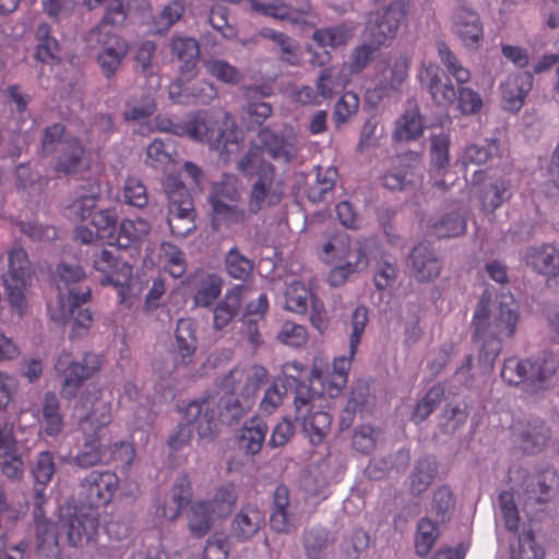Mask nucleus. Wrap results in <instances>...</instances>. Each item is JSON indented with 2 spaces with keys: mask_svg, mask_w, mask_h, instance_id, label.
<instances>
[{
  "mask_svg": "<svg viewBox=\"0 0 559 559\" xmlns=\"http://www.w3.org/2000/svg\"><path fill=\"white\" fill-rule=\"evenodd\" d=\"M491 295L488 290L480 296L472 318V341L479 344L478 362L491 370L500 355L503 341L514 335L520 321L518 304L512 294L499 296L493 312L490 310Z\"/></svg>",
  "mask_w": 559,
  "mask_h": 559,
  "instance_id": "nucleus-1",
  "label": "nucleus"
},
{
  "mask_svg": "<svg viewBox=\"0 0 559 559\" xmlns=\"http://www.w3.org/2000/svg\"><path fill=\"white\" fill-rule=\"evenodd\" d=\"M437 50L441 63L459 85L471 80L469 70L462 66L444 41L437 43ZM442 78L440 67L432 62L423 64L418 74L420 85L430 94L437 106L448 108L456 103V109L463 116H473L481 110L483 98L478 92L466 86H459L455 90L449 79L443 82Z\"/></svg>",
  "mask_w": 559,
  "mask_h": 559,
  "instance_id": "nucleus-2",
  "label": "nucleus"
},
{
  "mask_svg": "<svg viewBox=\"0 0 559 559\" xmlns=\"http://www.w3.org/2000/svg\"><path fill=\"white\" fill-rule=\"evenodd\" d=\"M119 477L110 471H91L79 485L81 507L60 521L70 546L78 547L95 538L99 525L98 509L106 507L119 488Z\"/></svg>",
  "mask_w": 559,
  "mask_h": 559,
  "instance_id": "nucleus-3",
  "label": "nucleus"
},
{
  "mask_svg": "<svg viewBox=\"0 0 559 559\" xmlns=\"http://www.w3.org/2000/svg\"><path fill=\"white\" fill-rule=\"evenodd\" d=\"M155 123L162 132L209 143L222 154L231 152L229 145L238 148L239 131L231 115L223 109L198 110L187 115L183 121L157 116Z\"/></svg>",
  "mask_w": 559,
  "mask_h": 559,
  "instance_id": "nucleus-4",
  "label": "nucleus"
},
{
  "mask_svg": "<svg viewBox=\"0 0 559 559\" xmlns=\"http://www.w3.org/2000/svg\"><path fill=\"white\" fill-rule=\"evenodd\" d=\"M80 404L87 413L79 420L78 432L82 436V444L73 460L75 465L88 468L106 461L102 432L112 419L111 402L103 399L102 388L93 386L83 391Z\"/></svg>",
  "mask_w": 559,
  "mask_h": 559,
  "instance_id": "nucleus-5",
  "label": "nucleus"
},
{
  "mask_svg": "<svg viewBox=\"0 0 559 559\" xmlns=\"http://www.w3.org/2000/svg\"><path fill=\"white\" fill-rule=\"evenodd\" d=\"M267 370L261 365L237 366L226 373L218 386L227 393L217 400L222 421L231 424L241 418L252 406L261 385L267 380Z\"/></svg>",
  "mask_w": 559,
  "mask_h": 559,
  "instance_id": "nucleus-6",
  "label": "nucleus"
},
{
  "mask_svg": "<svg viewBox=\"0 0 559 559\" xmlns=\"http://www.w3.org/2000/svg\"><path fill=\"white\" fill-rule=\"evenodd\" d=\"M368 323V309L358 306L352 313L348 355L335 357L330 368L322 361H314L311 369V382L320 385V395L336 397L348 380V371L356 355L365 328Z\"/></svg>",
  "mask_w": 559,
  "mask_h": 559,
  "instance_id": "nucleus-7",
  "label": "nucleus"
},
{
  "mask_svg": "<svg viewBox=\"0 0 559 559\" xmlns=\"http://www.w3.org/2000/svg\"><path fill=\"white\" fill-rule=\"evenodd\" d=\"M209 203L216 230L223 226H245L250 218L248 210L241 206V192L234 175H224L221 181L212 185Z\"/></svg>",
  "mask_w": 559,
  "mask_h": 559,
  "instance_id": "nucleus-8",
  "label": "nucleus"
},
{
  "mask_svg": "<svg viewBox=\"0 0 559 559\" xmlns=\"http://www.w3.org/2000/svg\"><path fill=\"white\" fill-rule=\"evenodd\" d=\"M58 297L55 302L47 306L49 318L63 323L74 312L75 308L91 299V289L87 286H76L85 277L84 270L79 265L60 263L57 266Z\"/></svg>",
  "mask_w": 559,
  "mask_h": 559,
  "instance_id": "nucleus-9",
  "label": "nucleus"
},
{
  "mask_svg": "<svg viewBox=\"0 0 559 559\" xmlns=\"http://www.w3.org/2000/svg\"><path fill=\"white\" fill-rule=\"evenodd\" d=\"M187 423L179 424L169 436L168 445L177 451L187 445L192 436L191 424H194L198 435L203 439H213L222 421L217 411L216 396L210 395L200 401L190 402L185 408Z\"/></svg>",
  "mask_w": 559,
  "mask_h": 559,
  "instance_id": "nucleus-10",
  "label": "nucleus"
},
{
  "mask_svg": "<svg viewBox=\"0 0 559 559\" xmlns=\"http://www.w3.org/2000/svg\"><path fill=\"white\" fill-rule=\"evenodd\" d=\"M559 360L552 353H544L536 360L506 358L500 371L504 383L511 386L526 384L534 390L544 389L546 382L557 372Z\"/></svg>",
  "mask_w": 559,
  "mask_h": 559,
  "instance_id": "nucleus-11",
  "label": "nucleus"
},
{
  "mask_svg": "<svg viewBox=\"0 0 559 559\" xmlns=\"http://www.w3.org/2000/svg\"><path fill=\"white\" fill-rule=\"evenodd\" d=\"M167 195V223L173 236L183 238L197 228L193 199L176 175H168L164 181Z\"/></svg>",
  "mask_w": 559,
  "mask_h": 559,
  "instance_id": "nucleus-12",
  "label": "nucleus"
},
{
  "mask_svg": "<svg viewBox=\"0 0 559 559\" xmlns=\"http://www.w3.org/2000/svg\"><path fill=\"white\" fill-rule=\"evenodd\" d=\"M102 367V359L93 353H85L82 360L78 361L71 353L62 352L55 364L58 377L62 379L60 394L64 399H73L84 382L96 374Z\"/></svg>",
  "mask_w": 559,
  "mask_h": 559,
  "instance_id": "nucleus-13",
  "label": "nucleus"
},
{
  "mask_svg": "<svg viewBox=\"0 0 559 559\" xmlns=\"http://www.w3.org/2000/svg\"><path fill=\"white\" fill-rule=\"evenodd\" d=\"M408 1L392 0L386 8L369 12L364 36L380 47L389 46L406 20Z\"/></svg>",
  "mask_w": 559,
  "mask_h": 559,
  "instance_id": "nucleus-14",
  "label": "nucleus"
},
{
  "mask_svg": "<svg viewBox=\"0 0 559 559\" xmlns=\"http://www.w3.org/2000/svg\"><path fill=\"white\" fill-rule=\"evenodd\" d=\"M367 242H358L355 249L350 248L349 236L345 231L331 234L322 245L320 258L328 263L346 261L345 266L334 270L331 280L344 271L352 273L367 266Z\"/></svg>",
  "mask_w": 559,
  "mask_h": 559,
  "instance_id": "nucleus-15",
  "label": "nucleus"
},
{
  "mask_svg": "<svg viewBox=\"0 0 559 559\" xmlns=\"http://www.w3.org/2000/svg\"><path fill=\"white\" fill-rule=\"evenodd\" d=\"M8 271L3 275L4 289L10 306L20 314L26 308L25 293L31 281V262L21 247L12 248L8 253Z\"/></svg>",
  "mask_w": 559,
  "mask_h": 559,
  "instance_id": "nucleus-16",
  "label": "nucleus"
},
{
  "mask_svg": "<svg viewBox=\"0 0 559 559\" xmlns=\"http://www.w3.org/2000/svg\"><path fill=\"white\" fill-rule=\"evenodd\" d=\"M317 400L312 393L304 396L300 392L294 399L296 419L302 421V430L313 445L323 442L332 424V417L328 412L314 411Z\"/></svg>",
  "mask_w": 559,
  "mask_h": 559,
  "instance_id": "nucleus-17",
  "label": "nucleus"
},
{
  "mask_svg": "<svg viewBox=\"0 0 559 559\" xmlns=\"http://www.w3.org/2000/svg\"><path fill=\"white\" fill-rule=\"evenodd\" d=\"M276 174L271 169L263 171L261 178H257L249 192L247 210L251 215H257L264 207H273L281 203L284 198L283 183L275 181Z\"/></svg>",
  "mask_w": 559,
  "mask_h": 559,
  "instance_id": "nucleus-18",
  "label": "nucleus"
},
{
  "mask_svg": "<svg viewBox=\"0 0 559 559\" xmlns=\"http://www.w3.org/2000/svg\"><path fill=\"white\" fill-rule=\"evenodd\" d=\"M94 269L103 274L100 283L103 285L111 284L119 287L120 302L126 301V292L129 289L126 283L131 276V266L123 263L111 250L103 249L94 254Z\"/></svg>",
  "mask_w": 559,
  "mask_h": 559,
  "instance_id": "nucleus-19",
  "label": "nucleus"
},
{
  "mask_svg": "<svg viewBox=\"0 0 559 559\" xmlns=\"http://www.w3.org/2000/svg\"><path fill=\"white\" fill-rule=\"evenodd\" d=\"M253 11L265 16L287 21L292 24H307L312 16V8L308 0H295V4H288L283 0H272L263 3L259 0H250Z\"/></svg>",
  "mask_w": 559,
  "mask_h": 559,
  "instance_id": "nucleus-20",
  "label": "nucleus"
},
{
  "mask_svg": "<svg viewBox=\"0 0 559 559\" xmlns=\"http://www.w3.org/2000/svg\"><path fill=\"white\" fill-rule=\"evenodd\" d=\"M451 31L467 49H478L484 40V25L478 13L466 7L454 10Z\"/></svg>",
  "mask_w": 559,
  "mask_h": 559,
  "instance_id": "nucleus-21",
  "label": "nucleus"
},
{
  "mask_svg": "<svg viewBox=\"0 0 559 559\" xmlns=\"http://www.w3.org/2000/svg\"><path fill=\"white\" fill-rule=\"evenodd\" d=\"M262 151H265L275 162L290 163L298 154L297 136L293 130L275 132L263 128L258 133Z\"/></svg>",
  "mask_w": 559,
  "mask_h": 559,
  "instance_id": "nucleus-22",
  "label": "nucleus"
},
{
  "mask_svg": "<svg viewBox=\"0 0 559 559\" xmlns=\"http://www.w3.org/2000/svg\"><path fill=\"white\" fill-rule=\"evenodd\" d=\"M44 497L41 490H36L35 522H36V551L45 558L57 559L60 555L58 542L59 524L43 519Z\"/></svg>",
  "mask_w": 559,
  "mask_h": 559,
  "instance_id": "nucleus-23",
  "label": "nucleus"
},
{
  "mask_svg": "<svg viewBox=\"0 0 559 559\" xmlns=\"http://www.w3.org/2000/svg\"><path fill=\"white\" fill-rule=\"evenodd\" d=\"M169 98L178 104H210L217 97L215 85L209 81L202 80L190 84V80L179 76L169 86Z\"/></svg>",
  "mask_w": 559,
  "mask_h": 559,
  "instance_id": "nucleus-24",
  "label": "nucleus"
},
{
  "mask_svg": "<svg viewBox=\"0 0 559 559\" xmlns=\"http://www.w3.org/2000/svg\"><path fill=\"white\" fill-rule=\"evenodd\" d=\"M407 264L417 282L429 283L438 278L442 263L430 243L420 242L411 251Z\"/></svg>",
  "mask_w": 559,
  "mask_h": 559,
  "instance_id": "nucleus-25",
  "label": "nucleus"
},
{
  "mask_svg": "<svg viewBox=\"0 0 559 559\" xmlns=\"http://www.w3.org/2000/svg\"><path fill=\"white\" fill-rule=\"evenodd\" d=\"M97 34V40L103 44V49L97 56V62L105 76H112L129 50L128 43L121 37L110 34L106 28Z\"/></svg>",
  "mask_w": 559,
  "mask_h": 559,
  "instance_id": "nucleus-26",
  "label": "nucleus"
},
{
  "mask_svg": "<svg viewBox=\"0 0 559 559\" xmlns=\"http://www.w3.org/2000/svg\"><path fill=\"white\" fill-rule=\"evenodd\" d=\"M86 148L75 136L66 138L53 159L52 168L58 174L75 175L87 168Z\"/></svg>",
  "mask_w": 559,
  "mask_h": 559,
  "instance_id": "nucleus-27",
  "label": "nucleus"
},
{
  "mask_svg": "<svg viewBox=\"0 0 559 559\" xmlns=\"http://www.w3.org/2000/svg\"><path fill=\"white\" fill-rule=\"evenodd\" d=\"M296 521L289 490L286 486L278 485L273 492L270 525L277 533H289L295 530Z\"/></svg>",
  "mask_w": 559,
  "mask_h": 559,
  "instance_id": "nucleus-28",
  "label": "nucleus"
},
{
  "mask_svg": "<svg viewBox=\"0 0 559 559\" xmlns=\"http://www.w3.org/2000/svg\"><path fill=\"white\" fill-rule=\"evenodd\" d=\"M170 52L181 66L179 74L187 80L197 75V64L200 57L199 43L192 37L174 36L169 44Z\"/></svg>",
  "mask_w": 559,
  "mask_h": 559,
  "instance_id": "nucleus-29",
  "label": "nucleus"
},
{
  "mask_svg": "<svg viewBox=\"0 0 559 559\" xmlns=\"http://www.w3.org/2000/svg\"><path fill=\"white\" fill-rule=\"evenodd\" d=\"M558 484V474L554 468H545L534 477L524 480L523 502L525 507L531 504H544L550 500V491Z\"/></svg>",
  "mask_w": 559,
  "mask_h": 559,
  "instance_id": "nucleus-30",
  "label": "nucleus"
},
{
  "mask_svg": "<svg viewBox=\"0 0 559 559\" xmlns=\"http://www.w3.org/2000/svg\"><path fill=\"white\" fill-rule=\"evenodd\" d=\"M411 58L406 55H400L392 59L388 67L382 71L381 78L374 87V93L379 98L388 96L391 92H396L408 78Z\"/></svg>",
  "mask_w": 559,
  "mask_h": 559,
  "instance_id": "nucleus-31",
  "label": "nucleus"
},
{
  "mask_svg": "<svg viewBox=\"0 0 559 559\" xmlns=\"http://www.w3.org/2000/svg\"><path fill=\"white\" fill-rule=\"evenodd\" d=\"M192 496V487L187 473L178 475L173 485L169 495L165 498L163 506L159 508L160 515L166 520H176L182 509L190 502Z\"/></svg>",
  "mask_w": 559,
  "mask_h": 559,
  "instance_id": "nucleus-32",
  "label": "nucleus"
},
{
  "mask_svg": "<svg viewBox=\"0 0 559 559\" xmlns=\"http://www.w3.org/2000/svg\"><path fill=\"white\" fill-rule=\"evenodd\" d=\"M0 471L11 480H19L24 474V463L17 453L16 442L10 431L0 428Z\"/></svg>",
  "mask_w": 559,
  "mask_h": 559,
  "instance_id": "nucleus-33",
  "label": "nucleus"
},
{
  "mask_svg": "<svg viewBox=\"0 0 559 559\" xmlns=\"http://www.w3.org/2000/svg\"><path fill=\"white\" fill-rule=\"evenodd\" d=\"M100 185L97 180H88L79 187L69 205V215L78 221H84L92 216L100 197Z\"/></svg>",
  "mask_w": 559,
  "mask_h": 559,
  "instance_id": "nucleus-34",
  "label": "nucleus"
},
{
  "mask_svg": "<svg viewBox=\"0 0 559 559\" xmlns=\"http://www.w3.org/2000/svg\"><path fill=\"white\" fill-rule=\"evenodd\" d=\"M532 85L533 78L530 73L509 75L501 84L504 108L511 111H519L524 105V99L531 91Z\"/></svg>",
  "mask_w": 559,
  "mask_h": 559,
  "instance_id": "nucleus-35",
  "label": "nucleus"
},
{
  "mask_svg": "<svg viewBox=\"0 0 559 559\" xmlns=\"http://www.w3.org/2000/svg\"><path fill=\"white\" fill-rule=\"evenodd\" d=\"M520 437L523 451L534 454L546 447L550 438V429L544 420L533 418L521 424Z\"/></svg>",
  "mask_w": 559,
  "mask_h": 559,
  "instance_id": "nucleus-36",
  "label": "nucleus"
},
{
  "mask_svg": "<svg viewBox=\"0 0 559 559\" xmlns=\"http://www.w3.org/2000/svg\"><path fill=\"white\" fill-rule=\"evenodd\" d=\"M267 433L266 423L259 416L248 419L239 431L238 444L248 455L258 454Z\"/></svg>",
  "mask_w": 559,
  "mask_h": 559,
  "instance_id": "nucleus-37",
  "label": "nucleus"
},
{
  "mask_svg": "<svg viewBox=\"0 0 559 559\" xmlns=\"http://www.w3.org/2000/svg\"><path fill=\"white\" fill-rule=\"evenodd\" d=\"M151 224L147 219L144 218H126L122 219L118 235L115 237L110 235V239L107 240V243L112 246L117 245L120 248H129L134 243L142 241L150 233Z\"/></svg>",
  "mask_w": 559,
  "mask_h": 559,
  "instance_id": "nucleus-38",
  "label": "nucleus"
},
{
  "mask_svg": "<svg viewBox=\"0 0 559 559\" xmlns=\"http://www.w3.org/2000/svg\"><path fill=\"white\" fill-rule=\"evenodd\" d=\"M264 523L263 512L252 506H245L234 518L231 531L239 540H247L253 537Z\"/></svg>",
  "mask_w": 559,
  "mask_h": 559,
  "instance_id": "nucleus-39",
  "label": "nucleus"
},
{
  "mask_svg": "<svg viewBox=\"0 0 559 559\" xmlns=\"http://www.w3.org/2000/svg\"><path fill=\"white\" fill-rule=\"evenodd\" d=\"M179 364L188 366L193 361L197 350L194 322L190 318L179 319L175 331Z\"/></svg>",
  "mask_w": 559,
  "mask_h": 559,
  "instance_id": "nucleus-40",
  "label": "nucleus"
},
{
  "mask_svg": "<svg viewBox=\"0 0 559 559\" xmlns=\"http://www.w3.org/2000/svg\"><path fill=\"white\" fill-rule=\"evenodd\" d=\"M527 264L547 276L559 275V249L551 245L532 248L527 253Z\"/></svg>",
  "mask_w": 559,
  "mask_h": 559,
  "instance_id": "nucleus-41",
  "label": "nucleus"
},
{
  "mask_svg": "<svg viewBox=\"0 0 559 559\" xmlns=\"http://www.w3.org/2000/svg\"><path fill=\"white\" fill-rule=\"evenodd\" d=\"M511 188V180L506 177H499L484 187L479 194L483 211L493 213L508 202L512 197Z\"/></svg>",
  "mask_w": 559,
  "mask_h": 559,
  "instance_id": "nucleus-42",
  "label": "nucleus"
},
{
  "mask_svg": "<svg viewBox=\"0 0 559 559\" xmlns=\"http://www.w3.org/2000/svg\"><path fill=\"white\" fill-rule=\"evenodd\" d=\"M36 46L34 57L43 63L53 64L60 60L59 41L51 35V27L47 23H40L35 31Z\"/></svg>",
  "mask_w": 559,
  "mask_h": 559,
  "instance_id": "nucleus-43",
  "label": "nucleus"
},
{
  "mask_svg": "<svg viewBox=\"0 0 559 559\" xmlns=\"http://www.w3.org/2000/svg\"><path fill=\"white\" fill-rule=\"evenodd\" d=\"M245 287L241 285L234 286L227 292L224 299L214 308L213 326L215 330L226 328L237 314Z\"/></svg>",
  "mask_w": 559,
  "mask_h": 559,
  "instance_id": "nucleus-44",
  "label": "nucleus"
},
{
  "mask_svg": "<svg viewBox=\"0 0 559 559\" xmlns=\"http://www.w3.org/2000/svg\"><path fill=\"white\" fill-rule=\"evenodd\" d=\"M94 4L91 0L85 1V5L93 10L96 7L106 3L105 14L99 22V24L95 27L94 32L102 33L104 28L108 26L111 27H120L124 24L128 11L126 5L123 4V0H93Z\"/></svg>",
  "mask_w": 559,
  "mask_h": 559,
  "instance_id": "nucleus-45",
  "label": "nucleus"
},
{
  "mask_svg": "<svg viewBox=\"0 0 559 559\" xmlns=\"http://www.w3.org/2000/svg\"><path fill=\"white\" fill-rule=\"evenodd\" d=\"M267 169L276 174L274 165L263 158V151L258 145H252L237 163V170L247 178H261Z\"/></svg>",
  "mask_w": 559,
  "mask_h": 559,
  "instance_id": "nucleus-46",
  "label": "nucleus"
},
{
  "mask_svg": "<svg viewBox=\"0 0 559 559\" xmlns=\"http://www.w3.org/2000/svg\"><path fill=\"white\" fill-rule=\"evenodd\" d=\"M423 118L416 106L408 108L396 120L394 138L401 142H409L419 138L423 133Z\"/></svg>",
  "mask_w": 559,
  "mask_h": 559,
  "instance_id": "nucleus-47",
  "label": "nucleus"
},
{
  "mask_svg": "<svg viewBox=\"0 0 559 559\" xmlns=\"http://www.w3.org/2000/svg\"><path fill=\"white\" fill-rule=\"evenodd\" d=\"M355 27L341 23L330 27L316 29L312 39L321 47L336 48L346 45L354 36Z\"/></svg>",
  "mask_w": 559,
  "mask_h": 559,
  "instance_id": "nucleus-48",
  "label": "nucleus"
},
{
  "mask_svg": "<svg viewBox=\"0 0 559 559\" xmlns=\"http://www.w3.org/2000/svg\"><path fill=\"white\" fill-rule=\"evenodd\" d=\"M43 425L46 435L58 436L63 429V418L60 413V402L52 392H47L43 403Z\"/></svg>",
  "mask_w": 559,
  "mask_h": 559,
  "instance_id": "nucleus-49",
  "label": "nucleus"
},
{
  "mask_svg": "<svg viewBox=\"0 0 559 559\" xmlns=\"http://www.w3.org/2000/svg\"><path fill=\"white\" fill-rule=\"evenodd\" d=\"M440 532L437 524L429 518L418 521L415 534V551L419 557H426L439 538Z\"/></svg>",
  "mask_w": 559,
  "mask_h": 559,
  "instance_id": "nucleus-50",
  "label": "nucleus"
},
{
  "mask_svg": "<svg viewBox=\"0 0 559 559\" xmlns=\"http://www.w3.org/2000/svg\"><path fill=\"white\" fill-rule=\"evenodd\" d=\"M213 514L209 501L193 503L187 514L190 532L197 537L204 536L212 526Z\"/></svg>",
  "mask_w": 559,
  "mask_h": 559,
  "instance_id": "nucleus-51",
  "label": "nucleus"
},
{
  "mask_svg": "<svg viewBox=\"0 0 559 559\" xmlns=\"http://www.w3.org/2000/svg\"><path fill=\"white\" fill-rule=\"evenodd\" d=\"M456 499L447 485L438 487L431 498V512L435 514L440 523H445L451 520L455 510Z\"/></svg>",
  "mask_w": 559,
  "mask_h": 559,
  "instance_id": "nucleus-52",
  "label": "nucleus"
},
{
  "mask_svg": "<svg viewBox=\"0 0 559 559\" xmlns=\"http://www.w3.org/2000/svg\"><path fill=\"white\" fill-rule=\"evenodd\" d=\"M437 472L438 467L433 459L424 457L418 460L411 475L412 493L416 496L423 493L432 483Z\"/></svg>",
  "mask_w": 559,
  "mask_h": 559,
  "instance_id": "nucleus-53",
  "label": "nucleus"
},
{
  "mask_svg": "<svg viewBox=\"0 0 559 559\" xmlns=\"http://www.w3.org/2000/svg\"><path fill=\"white\" fill-rule=\"evenodd\" d=\"M499 142L486 140L484 144H468L464 148L461 162L463 166L483 165L499 154Z\"/></svg>",
  "mask_w": 559,
  "mask_h": 559,
  "instance_id": "nucleus-54",
  "label": "nucleus"
},
{
  "mask_svg": "<svg viewBox=\"0 0 559 559\" xmlns=\"http://www.w3.org/2000/svg\"><path fill=\"white\" fill-rule=\"evenodd\" d=\"M444 392L445 389L441 383L431 386L416 403L411 419L417 425L426 420L442 401Z\"/></svg>",
  "mask_w": 559,
  "mask_h": 559,
  "instance_id": "nucleus-55",
  "label": "nucleus"
},
{
  "mask_svg": "<svg viewBox=\"0 0 559 559\" xmlns=\"http://www.w3.org/2000/svg\"><path fill=\"white\" fill-rule=\"evenodd\" d=\"M466 230V221L459 212L444 215L432 224L430 234L439 239L463 235Z\"/></svg>",
  "mask_w": 559,
  "mask_h": 559,
  "instance_id": "nucleus-56",
  "label": "nucleus"
},
{
  "mask_svg": "<svg viewBox=\"0 0 559 559\" xmlns=\"http://www.w3.org/2000/svg\"><path fill=\"white\" fill-rule=\"evenodd\" d=\"M450 136L443 132L433 134L430 140L431 173H442L449 165Z\"/></svg>",
  "mask_w": 559,
  "mask_h": 559,
  "instance_id": "nucleus-57",
  "label": "nucleus"
},
{
  "mask_svg": "<svg viewBox=\"0 0 559 559\" xmlns=\"http://www.w3.org/2000/svg\"><path fill=\"white\" fill-rule=\"evenodd\" d=\"M238 499L236 486L233 483H226L219 486L210 502V509L218 516H225L230 513Z\"/></svg>",
  "mask_w": 559,
  "mask_h": 559,
  "instance_id": "nucleus-58",
  "label": "nucleus"
},
{
  "mask_svg": "<svg viewBox=\"0 0 559 559\" xmlns=\"http://www.w3.org/2000/svg\"><path fill=\"white\" fill-rule=\"evenodd\" d=\"M254 263L245 257L238 248L233 247L225 255V269L229 276L246 280L253 271Z\"/></svg>",
  "mask_w": 559,
  "mask_h": 559,
  "instance_id": "nucleus-59",
  "label": "nucleus"
},
{
  "mask_svg": "<svg viewBox=\"0 0 559 559\" xmlns=\"http://www.w3.org/2000/svg\"><path fill=\"white\" fill-rule=\"evenodd\" d=\"M336 175L337 173L334 168H328L324 171L319 168L314 182L309 185L307 189L309 201L312 203L323 201L326 193L334 188Z\"/></svg>",
  "mask_w": 559,
  "mask_h": 559,
  "instance_id": "nucleus-60",
  "label": "nucleus"
},
{
  "mask_svg": "<svg viewBox=\"0 0 559 559\" xmlns=\"http://www.w3.org/2000/svg\"><path fill=\"white\" fill-rule=\"evenodd\" d=\"M222 293V280L215 274L207 275L201 281L194 294V304L200 307H209L214 304Z\"/></svg>",
  "mask_w": 559,
  "mask_h": 559,
  "instance_id": "nucleus-61",
  "label": "nucleus"
},
{
  "mask_svg": "<svg viewBox=\"0 0 559 559\" xmlns=\"http://www.w3.org/2000/svg\"><path fill=\"white\" fill-rule=\"evenodd\" d=\"M309 290L299 281L292 282L285 292V307L295 313H306L308 309Z\"/></svg>",
  "mask_w": 559,
  "mask_h": 559,
  "instance_id": "nucleus-62",
  "label": "nucleus"
},
{
  "mask_svg": "<svg viewBox=\"0 0 559 559\" xmlns=\"http://www.w3.org/2000/svg\"><path fill=\"white\" fill-rule=\"evenodd\" d=\"M380 48L376 43L364 36L362 43L350 55L348 62L349 72L358 73L364 70Z\"/></svg>",
  "mask_w": 559,
  "mask_h": 559,
  "instance_id": "nucleus-63",
  "label": "nucleus"
},
{
  "mask_svg": "<svg viewBox=\"0 0 559 559\" xmlns=\"http://www.w3.org/2000/svg\"><path fill=\"white\" fill-rule=\"evenodd\" d=\"M510 559H542V550L537 546L532 530L523 531L518 538V545L511 546Z\"/></svg>",
  "mask_w": 559,
  "mask_h": 559,
  "instance_id": "nucleus-64",
  "label": "nucleus"
}]
</instances>
